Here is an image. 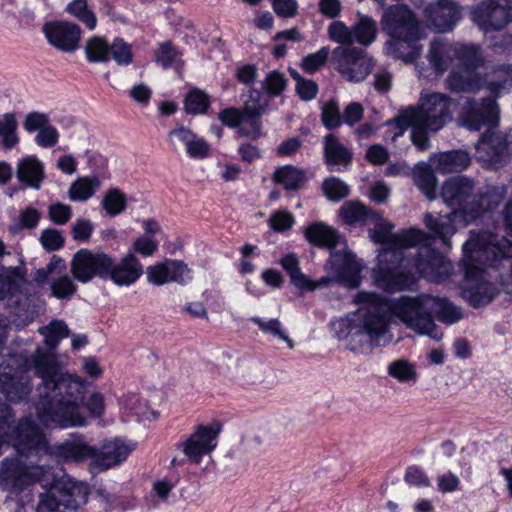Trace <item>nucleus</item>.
<instances>
[{"instance_id": "9b49d317", "label": "nucleus", "mask_w": 512, "mask_h": 512, "mask_svg": "<svg viewBox=\"0 0 512 512\" xmlns=\"http://www.w3.org/2000/svg\"><path fill=\"white\" fill-rule=\"evenodd\" d=\"M220 431L221 424L219 422H214L208 426H198L195 432L185 441L177 443L176 448L184 454V457H173L171 465L173 467L183 466L187 460L199 464L204 455L216 448Z\"/></svg>"}, {"instance_id": "4be33fe9", "label": "nucleus", "mask_w": 512, "mask_h": 512, "mask_svg": "<svg viewBox=\"0 0 512 512\" xmlns=\"http://www.w3.org/2000/svg\"><path fill=\"white\" fill-rule=\"evenodd\" d=\"M270 97L261 90L252 88L249 91V99L244 103L243 111L247 117V123L250 126L249 130L241 129V132L246 135H252L258 138L261 135L262 124L260 117L269 111Z\"/></svg>"}, {"instance_id": "3c124183", "label": "nucleus", "mask_w": 512, "mask_h": 512, "mask_svg": "<svg viewBox=\"0 0 512 512\" xmlns=\"http://www.w3.org/2000/svg\"><path fill=\"white\" fill-rule=\"evenodd\" d=\"M329 38L341 45H351L354 43V33L342 21H334L328 26Z\"/></svg>"}, {"instance_id": "6ab92c4d", "label": "nucleus", "mask_w": 512, "mask_h": 512, "mask_svg": "<svg viewBox=\"0 0 512 512\" xmlns=\"http://www.w3.org/2000/svg\"><path fill=\"white\" fill-rule=\"evenodd\" d=\"M146 275L147 281L156 286L170 282L185 284L192 279L188 266L183 261L174 259H166L147 267Z\"/></svg>"}, {"instance_id": "1a4fd4ad", "label": "nucleus", "mask_w": 512, "mask_h": 512, "mask_svg": "<svg viewBox=\"0 0 512 512\" xmlns=\"http://www.w3.org/2000/svg\"><path fill=\"white\" fill-rule=\"evenodd\" d=\"M494 73L498 78L503 77V80L489 82L487 89L492 95L499 97L506 85H512V64L498 65ZM476 150L483 160L497 163L505 152H512V129L503 135L488 128L476 144Z\"/></svg>"}, {"instance_id": "13d9d810", "label": "nucleus", "mask_w": 512, "mask_h": 512, "mask_svg": "<svg viewBox=\"0 0 512 512\" xmlns=\"http://www.w3.org/2000/svg\"><path fill=\"white\" fill-rule=\"evenodd\" d=\"M40 242L47 251H56L64 244V238L56 229L43 230L40 236Z\"/></svg>"}, {"instance_id": "ddd939ff", "label": "nucleus", "mask_w": 512, "mask_h": 512, "mask_svg": "<svg viewBox=\"0 0 512 512\" xmlns=\"http://www.w3.org/2000/svg\"><path fill=\"white\" fill-rule=\"evenodd\" d=\"M500 110L495 99L485 97L481 100L468 98L462 106L460 122L470 131H479L483 127L493 129L499 123Z\"/></svg>"}, {"instance_id": "de8ad7c7", "label": "nucleus", "mask_w": 512, "mask_h": 512, "mask_svg": "<svg viewBox=\"0 0 512 512\" xmlns=\"http://www.w3.org/2000/svg\"><path fill=\"white\" fill-rule=\"evenodd\" d=\"M102 206L110 216L119 215L126 208V196L118 189L108 190L102 200Z\"/></svg>"}, {"instance_id": "79ce46f5", "label": "nucleus", "mask_w": 512, "mask_h": 512, "mask_svg": "<svg viewBox=\"0 0 512 512\" xmlns=\"http://www.w3.org/2000/svg\"><path fill=\"white\" fill-rule=\"evenodd\" d=\"M288 79L283 72L272 70L268 72L261 82L263 92L270 98L280 96L287 87Z\"/></svg>"}, {"instance_id": "c03bdc74", "label": "nucleus", "mask_w": 512, "mask_h": 512, "mask_svg": "<svg viewBox=\"0 0 512 512\" xmlns=\"http://www.w3.org/2000/svg\"><path fill=\"white\" fill-rule=\"evenodd\" d=\"M280 265L288 273L291 282L297 287H303L308 282V277L301 272L299 267V260L296 254L290 253L283 256L280 261Z\"/></svg>"}, {"instance_id": "0e129e2a", "label": "nucleus", "mask_w": 512, "mask_h": 512, "mask_svg": "<svg viewBox=\"0 0 512 512\" xmlns=\"http://www.w3.org/2000/svg\"><path fill=\"white\" fill-rule=\"evenodd\" d=\"M363 107L360 103L351 102L349 103L342 114V124L353 126L355 123L360 121L363 117Z\"/></svg>"}, {"instance_id": "4468645a", "label": "nucleus", "mask_w": 512, "mask_h": 512, "mask_svg": "<svg viewBox=\"0 0 512 512\" xmlns=\"http://www.w3.org/2000/svg\"><path fill=\"white\" fill-rule=\"evenodd\" d=\"M332 63L348 81L364 80L372 69V60L362 49L336 47L332 51Z\"/></svg>"}, {"instance_id": "393cba45", "label": "nucleus", "mask_w": 512, "mask_h": 512, "mask_svg": "<svg viewBox=\"0 0 512 512\" xmlns=\"http://www.w3.org/2000/svg\"><path fill=\"white\" fill-rule=\"evenodd\" d=\"M307 241L319 248L334 250L341 241V236L337 230L322 223L315 222L309 225L305 230Z\"/></svg>"}, {"instance_id": "58836bf2", "label": "nucleus", "mask_w": 512, "mask_h": 512, "mask_svg": "<svg viewBox=\"0 0 512 512\" xmlns=\"http://www.w3.org/2000/svg\"><path fill=\"white\" fill-rule=\"evenodd\" d=\"M387 373L400 383L416 382L417 380L415 365L406 359L392 361L387 367Z\"/></svg>"}, {"instance_id": "4d7b16f0", "label": "nucleus", "mask_w": 512, "mask_h": 512, "mask_svg": "<svg viewBox=\"0 0 512 512\" xmlns=\"http://www.w3.org/2000/svg\"><path fill=\"white\" fill-rule=\"evenodd\" d=\"M59 140V132L51 125H47L44 129H41L35 136V143L41 148H52Z\"/></svg>"}, {"instance_id": "f03ea898", "label": "nucleus", "mask_w": 512, "mask_h": 512, "mask_svg": "<svg viewBox=\"0 0 512 512\" xmlns=\"http://www.w3.org/2000/svg\"><path fill=\"white\" fill-rule=\"evenodd\" d=\"M355 303L360 305L359 309L341 318L336 329L338 340H346L348 349L354 353H368L390 344L392 316L416 333L436 341L442 339L443 333L434 317L449 325L463 317L461 308L448 299L429 294L388 301L376 293L361 291L355 296Z\"/></svg>"}, {"instance_id": "052dcab7", "label": "nucleus", "mask_w": 512, "mask_h": 512, "mask_svg": "<svg viewBox=\"0 0 512 512\" xmlns=\"http://www.w3.org/2000/svg\"><path fill=\"white\" fill-rule=\"evenodd\" d=\"M269 223L274 231L284 232L292 227L294 217L289 212L277 211L271 215Z\"/></svg>"}, {"instance_id": "603ef678", "label": "nucleus", "mask_w": 512, "mask_h": 512, "mask_svg": "<svg viewBox=\"0 0 512 512\" xmlns=\"http://www.w3.org/2000/svg\"><path fill=\"white\" fill-rule=\"evenodd\" d=\"M329 54L330 49L326 46L315 53L308 54L302 60V69L307 73H314L326 63Z\"/></svg>"}, {"instance_id": "f704fd0d", "label": "nucleus", "mask_w": 512, "mask_h": 512, "mask_svg": "<svg viewBox=\"0 0 512 512\" xmlns=\"http://www.w3.org/2000/svg\"><path fill=\"white\" fill-rule=\"evenodd\" d=\"M99 186L100 180L97 177H79L71 183L68 197L71 201H86L94 195Z\"/></svg>"}, {"instance_id": "a211bd4d", "label": "nucleus", "mask_w": 512, "mask_h": 512, "mask_svg": "<svg viewBox=\"0 0 512 512\" xmlns=\"http://www.w3.org/2000/svg\"><path fill=\"white\" fill-rule=\"evenodd\" d=\"M167 141L174 153L185 151L192 159H204L209 154L208 143L184 125L170 130Z\"/></svg>"}, {"instance_id": "7ed1b4c3", "label": "nucleus", "mask_w": 512, "mask_h": 512, "mask_svg": "<svg viewBox=\"0 0 512 512\" xmlns=\"http://www.w3.org/2000/svg\"><path fill=\"white\" fill-rule=\"evenodd\" d=\"M371 222L374 223L371 239L385 245L372 269L374 281L383 290L400 292L412 289L417 281L416 273L429 278L439 271H450L451 264L445 257L424 244L427 236L422 230L411 228L392 233L394 225L376 210L371 214Z\"/></svg>"}, {"instance_id": "864d4df0", "label": "nucleus", "mask_w": 512, "mask_h": 512, "mask_svg": "<svg viewBox=\"0 0 512 512\" xmlns=\"http://www.w3.org/2000/svg\"><path fill=\"white\" fill-rule=\"evenodd\" d=\"M66 270V264L65 261L54 255L49 263L46 265V267L38 269L35 273L34 279L38 283H44L48 280V278L51 276V278L55 275L56 272L62 273Z\"/></svg>"}, {"instance_id": "bb28decb", "label": "nucleus", "mask_w": 512, "mask_h": 512, "mask_svg": "<svg viewBox=\"0 0 512 512\" xmlns=\"http://www.w3.org/2000/svg\"><path fill=\"white\" fill-rule=\"evenodd\" d=\"M44 175V165L36 156H26L19 160L16 176L20 182L39 189Z\"/></svg>"}, {"instance_id": "2eb2a0df", "label": "nucleus", "mask_w": 512, "mask_h": 512, "mask_svg": "<svg viewBox=\"0 0 512 512\" xmlns=\"http://www.w3.org/2000/svg\"><path fill=\"white\" fill-rule=\"evenodd\" d=\"M325 269L335 275V280L355 288L360 283L362 266L346 245L338 251L332 250L325 263Z\"/></svg>"}, {"instance_id": "49530a36", "label": "nucleus", "mask_w": 512, "mask_h": 512, "mask_svg": "<svg viewBox=\"0 0 512 512\" xmlns=\"http://www.w3.org/2000/svg\"><path fill=\"white\" fill-rule=\"evenodd\" d=\"M324 195L331 201H340L349 195V186L339 178L330 177L323 181Z\"/></svg>"}, {"instance_id": "09e8293b", "label": "nucleus", "mask_w": 512, "mask_h": 512, "mask_svg": "<svg viewBox=\"0 0 512 512\" xmlns=\"http://www.w3.org/2000/svg\"><path fill=\"white\" fill-rule=\"evenodd\" d=\"M184 104L187 113L196 115L206 112L209 99L204 92L194 89L187 94Z\"/></svg>"}, {"instance_id": "6e6d98bb", "label": "nucleus", "mask_w": 512, "mask_h": 512, "mask_svg": "<svg viewBox=\"0 0 512 512\" xmlns=\"http://www.w3.org/2000/svg\"><path fill=\"white\" fill-rule=\"evenodd\" d=\"M48 216L53 223L64 225L72 217V208L70 205L57 202L49 206Z\"/></svg>"}, {"instance_id": "338daca9", "label": "nucleus", "mask_w": 512, "mask_h": 512, "mask_svg": "<svg viewBox=\"0 0 512 512\" xmlns=\"http://www.w3.org/2000/svg\"><path fill=\"white\" fill-rule=\"evenodd\" d=\"M460 480L452 472H446L437 478L438 490L442 493H451L458 489Z\"/></svg>"}, {"instance_id": "72a5a7b5", "label": "nucleus", "mask_w": 512, "mask_h": 512, "mask_svg": "<svg viewBox=\"0 0 512 512\" xmlns=\"http://www.w3.org/2000/svg\"><path fill=\"white\" fill-rule=\"evenodd\" d=\"M374 211L367 208L360 201H348L341 206L340 216L348 225H355L357 223L366 225L369 223L371 214Z\"/></svg>"}, {"instance_id": "cd10ccee", "label": "nucleus", "mask_w": 512, "mask_h": 512, "mask_svg": "<svg viewBox=\"0 0 512 512\" xmlns=\"http://www.w3.org/2000/svg\"><path fill=\"white\" fill-rule=\"evenodd\" d=\"M431 162L437 171L452 173L466 169L471 163V158L465 150H450L434 155Z\"/></svg>"}, {"instance_id": "20e7f679", "label": "nucleus", "mask_w": 512, "mask_h": 512, "mask_svg": "<svg viewBox=\"0 0 512 512\" xmlns=\"http://www.w3.org/2000/svg\"><path fill=\"white\" fill-rule=\"evenodd\" d=\"M39 483L50 487L39 495L35 512H76L87 501V486L65 474L61 469L22 456H10L0 461V487L18 495Z\"/></svg>"}, {"instance_id": "5701e85b", "label": "nucleus", "mask_w": 512, "mask_h": 512, "mask_svg": "<svg viewBox=\"0 0 512 512\" xmlns=\"http://www.w3.org/2000/svg\"><path fill=\"white\" fill-rule=\"evenodd\" d=\"M46 455L55 457L61 462H83L87 459L93 460L96 455V447L88 445L82 438L66 440L48 447Z\"/></svg>"}, {"instance_id": "6e6552de", "label": "nucleus", "mask_w": 512, "mask_h": 512, "mask_svg": "<svg viewBox=\"0 0 512 512\" xmlns=\"http://www.w3.org/2000/svg\"><path fill=\"white\" fill-rule=\"evenodd\" d=\"M381 25L393 40L388 42L387 49L395 58L405 62H413L420 55L421 49L416 46L420 38V27L414 13L405 5H393L385 10Z\"/></svg>"}, {"instance_id": "c756f323", "label": "nucleus", "mask_w": 512, "mask_h": 512, "mask_svg": "<svg viewBox=\"0 0 512 512\" xmlns=\"http://www.w3.org/2000/svg\"><path fill=\"white\" fill-rule=\"evenodd\" d=\"M272 179L276 184L283 186L288 191L301 189L307 180L305 171L292 165L276 168Z\"/></svg>"}, {"instance_id": "8fccbe9b", "label": "nucleus", "mask_w": 512, "mask_h": 512, "mask_svg": "<svg viewBox=\"0 0 512 512\" xmlns=\"http://www.w3.org/2000/svg\"><path fill=\"white\" fill-rule=\"evenodd\" d=\"M321 120L323 125L328 129H335L342 125V114L335 100H329L323 104Z\"/></svg>"}, {"instance_id": "c9c22d12", "label": "nucleus", "mask_w": 512, "mask_h": 512, "mask_svg": "<svg viewBox=\"0 0 512 512\" xmlns=\"http://www.w3.org/2000/svg\"><path fill=\"white\" fill-rule=\"evenodd\" d=\"M17 128L18 121L14 113L8 112L0 115V140L5 149L10 150L18 145Z\"/></svg>"}, {"instance_id": "4c0bfd02", "label": "nucleus", "mask_w": 512, "mask_h": 512, "mask_svg": "<svg viewBox=\"0 0 512 512\" xmlns=\"http://www.w3.org/2000/svg\"><path fill=\"white\" fill-rule=\"evenodd\" d=\"M109 46L105 38L93 36L89 38L85 45V55L91 63H104L109 60Z\"/></svg>"}, {"instance_id": "e2e57ef3", "label": "nucleus", "mask_w": 512, "mask_h": 512, "mask_svg": "<svg viewBox=\"0 0 512 512\" xmlns=\"http://www.w3.org/2000/svg\"><path fill=\"white\" fill-rule=\"evenodd\" d=\"M93 232V224L87 219H78L71 228L74 240L87 241Z\"/></svg>"}, {"instance_id": "e433bc0d", "label": "nucleus", "mask_w": 512, "mask_h": 512, "mask_svg": "<svg viewBox=\"0 0 512 512\" xmlns=\"http://www.w3.org/2000/svg\"><path fill=\"white\" fill-rule=\"evenodd\" d=\"M51 295L59 300H70L77 292V285L65 272H56L50 281Z\"/></svg>"}, {"instance_id": "a878e982", "label": "nucleus", "mask_w": 512, "mask_h": 512, "mask_svg": "<svg viewBox=\"0 0 512 512\" xmlns=\"http://www.w3.org/2000/svg\"><path fill=\"white\" fill-rule=\"evenodd\" d=\"M446 82L453 92H474L481 87V76L475 69L458 66L449 73Z\"/></svg>"}, {"instance_id": "aec40b11", "label": "nucleus", "mask_w": 512, "mask_h": 512, "mask_svg": "<svg viewBox=\"0 0 512 512\" xmlns=\"http://www.w3.org/2000/svg\"><path fill=\"white\" fill-rule=\"evenodd\" d=\"M426 18L437 32L454 29L461 18L460 6L453 0H439L425 9Z\"/></svg>"}, {"instance_id": "bf43d9fd", "label": "nucleus", "mask_w": 512, "mask_h": 512, "mask_svg": "<svg viewBox=\"0 0 512 512\" xmlns=\"http://www.w3.org/2000/svg\"><path fill=\"white\" fill-rule=\"evenodd\" d=\"M177 56L178 52L173 44L171 42H164L159 46L156 60L164 69H167L173 65Z\"/></svg>"}, {"instance_id": "a18cd8bd", "label": "nucleus", "mask_w": 512, "mask_h": 512, "mask_svg": "<svg viewBox=\"0 0 512 512\" xmlns=\"http://www.w3.org/2000/svg\"><path fill=\"white\" fill-rule=\"evenodd\" d=\"M112 58L119 66H128L133 62L131 45L122 38H114L109 46V58Z\"/></svg>"}, {"instance_id": "0eeeda50", "label": "nucleus", "mask_w": 512, "mask_h": 512, "mask_svg": "<svg viewBox=\"0 0 512 512\" xmlns=\"http://www.w3.org/2000/svg\"><path fill=\"white\" fill-rule=\"evenodd\" d=\"M451 105L448 95L422 92L417 106L407 107L387 121L385 139L396 142L409 127L428 129L431 133L441 130L452 119Z\"/></svg>"}, {"instance_id": "f3484780", "label": "nucleus", "mask_w": 512, "mask_h": 512, "mask_svg": "<svg viewBox=\"0 0 512 512\" xmlns=\"http://www.w3.org/2000/svg\"><path fill=\"white\" fill-rule=\"evenodd\" d=\"M512 10L503 0H486L474 7L471 18L485 33L504 28Z\"/></svg>"}, {"instance_id": "f257e3e1", "label": "nucleus", "mask_w": 512, "mask_h": 512, "mask_svg": "<svg viewBox=\"0 0 512 512\" xmlns=\"http://www.w3.org/2000/svg\"><path fill=\"white\" fill-rule=\"evenodd\" d=\"M46 349L37 347L28 357L22 353L5 352L6 324L0 320V388L10 402L28 400L32 392L30 370L41 379L37 386L36 415L47 428H71L86 425L83 412L90 382L75 373L62 372L61 363L54 350L59 342L69 336L64 321L53 320L40 327ZM86 407L96 417L104 412V397L94 392Z\"/></svg>"}, {"instance_id": "f8f14e48", "label": "nucleus", "mask_w": 512, "mask_h": 512, "mask_svg": "<svg viewBox=\"0 0 512 512\" xmlns=\"http://www.w3.org/2000/svg\"><path fill=\"white\" fill-rule=\"evenodd\" d=\"M111 265V255L82 248L74 254L70 262V272L73 279L81 283H88L95 277L106 280Z\"/></svg>"}, {"instance_id": "39448f33", "label": "nucleus", "mask_w": 512, "mask_h": 512, "mask_svg": "<svg viewBox=\"0 0 512 512\" xmlns=\"http://www.w3.org/2000/svg\"><path fill=\"white\" fill-rule=\"evenodd\" d=\"M506 193L504 185L479 188L476 181L468 176L450 177L443 183L440 196L452 212L445 215L428 213L424 218L425 225L444 245L450 246L449 238L455 233L453 222L457 213L462 214L466 221L476 219L498 207Z\"/></svg>"}, {"instance_id": "774afa93", "label": "nucleus", "mask_w": 512, "mask_h": 512, "mask_svg": "<svg viewBox=\"0 0 512 512\" xmlns=\"http://www.w3.org/2000/svg\"><path fill=\"white\" fill-rule=\"evenodd\" d=\"M317 91L318 87L314 81L299 78L298 83L296 84V92L302 100H312L315 98Z\"/></svg>"}, {"instance_id": "ea45409f", "label": "nucleus", "mask_w": 512, "mask_h": 512, "mask_svg": "<svg viewBox=\"0 0 512 512\" xmlns=\"http://www.w3.org/2000/svg\"><path fill=\"white\" fill-rule=\"evenodd\" d=\"M66 11L81 21L89 30L97 26L95 13L89 9L87 0H72L66 6Z\"/></svg>"}, {"instance_id": "dca6fc26", "label": "nucleus", "mask_w": 512, "mask_h": 512, "mask_svg": "<svg viewBox=\"0 0 512 512\" xmlns=\"http://www.w3.org/2000/svg\"><path fill=\"white\" fill-rule=\"evenodd\" d=\"M42 32L52 47L65 53H73L79 47L82 29L70 21L54 20L43 24Z\"/></svg>"}, {"instance_id": "69168bd1", "label": "nucleus", "mask_w": 512, "mask_h": 512, "mask_svg": "<svg viewBox=\"0 0 512 512\" xmlns=\"http://www.w3.org/2000/svg\"><path fill=\"white\" fill-rule=\"evenodd\" d=\"M274 12L283 18H291L297 13L296 0H272Z\"/></svg>"}, {"instance_id": "37998d69", "label": "nucleus", "mask_w": 512, "mask_h": 512, "mask_svg": "<svg viewBox=\"0 0 512 512\" xmlns=\"http://www.w3.org/2000/svg\"><path fill=\"white\" fill-rule=\"evenodd\" d=\"M251 321L256 324L262 332L271 334L284 341L290 349L294 348L293 340L289 338L278 319L264 320L258 316H254L251 318Z\"/></svg>"}, {"instance_id": "7c9ffc66", "label": "nucleus", "mask_w": 512, "mask_h": 512, "mask_svg": "<svg viewBox=\"0 0 512 512\" xmlns=\"http://www.w3.org/2000/svg\"><path fill=\"white\" fill-rule=\"evenodd\" d=\"M416 186L429 200L436 198L437 178L431 166L425 162H418L412 170Z\"/></svg>"}, {"instance_id": "2f4dec72", "label": "nucleus", "mask_w": 512, "mask_h": 512, "mask_svg": "<svg viewBox=\"0 0 512 512\" xmlns=\"http://www.w3.org/2000/svg\"><path fill=\"white\" fill-rule=\"evenodd\" d=\"M324 157L328 165L347 166L352 159L350 151L333 134L324 137Z\"/></svg>"}, {"instance_id": "b1692460", "label": "nucleus", "mask_w": 512, "mask_h": 512, "mask_svg": "<svg viewBox=\"0 0 512 512\" xmlns=\"http://www.w3.org/2000/svg\"><path fill=\"white\" fill-rule=\"evenodd\" d=\"M143 265L138 258L128 253L117 263L112 258V265L108 268L106 280H110L117 286H130L142 276Z\"/></svg>"}, {"instance_id": "473e14b6", "label": "nucleus", "mask_w": 512, "mask_h": 512, "mask_svg": "<svg viewBox=\"0 0 512 512\" xmlns=\"http://www.w3.org/2000/svg\"><path fill=\"white\" fill-rule=\"evenodd\" d=\"M454 47H449L447 52H454L455 59L458 60L460 67L477 70L483 64V58L478 46L453 43Z\"/></svg>"}, {"instance_id": "5fc2aeb1", "label": "nucleus", "mask_w": 512, "mask_h": 512, "mask_svg": "<svg viewBox=\"0 0 512 512\" xmlns=\"http://www.w3.org/2000/svg\"><path fill=\"white\" fill-rule=\"evenodd\" d=\"M49 124V116L46 113L38 111L29 112L23 120V127L28 133H38Z\"/></svg>"}, {"instance_id": "680f3d73", "label": "nucleus", "mask_w": 512, "mask_h": 512, "mask_svg": "<svg viewBox=\"0 0 512 512\" xmlns=\"http://www.w3.org/2000/svg\"><path fill=\"white\" fill-rule=\"evenodd\" d=\"M219 120L226 126L235 128L243 121L247 122V117L244 115L243 109L227 108L221 111L218 115Z\"/></svg>"}, {"instance_id": "a19ab883", "label": "nucleus", "mask_w": 512, "mask_h": 512, "mask_svg": "<svg viewBox=\"0 0 512 512\" xmlns=\"http://www.w3.org/2000/svg\"><path fill=\"white\" fill-rule=\"evenodd\" d=\"M352 31L354 42L367 46L375 40L377 24L372 18L364 16L353 26Z\"/></svg>"}, {"instance_id": "9d476101", "label": "nucleus", "mask_w": 512, "mask_h": 512, "mask_svg": "<svg viewBox=\"0 0 512 512\" xmlns=\"http://www.w3.org/2000/svg\"><path fill=\"white\" fill-rule=\"evenodd\" d=\"M26 281L17 267H0V300L7 299V305L20 323L27 325L38 314L32 300L22 291Z\"/></svg>"}, {"instance_id": "423d86ee", "label": "nucleus", "mask_w": 512, "mask_h": 512, "mask_svg": "<svg viewBox=\"0 0 512 512\" xmlns=\"http://www.w3.org/2000/svg\"><path fill=\"white\" fill-rule=\"evenodd\" d=\"M512 257V242L501 241L498 236L488 231L470 232V238L463 244L462 267L466 286L462 296L473 308L489 304L496 295L494 285L483 281L484 268L496 260Z\"/></svg>"}, {"instance_id": "412c9836", "label": "nucleus", "mask_w": 512, "mask_h": 512, "mask_svg": "<svg viewBox=\"0 0 512 512\" xmlns=\"http://www.w3.org/2000/svg\"><path fill=\"white\" fill-rule=\"evenodd\" d=\"M133 449V444H128L119 438L106 441L100 450L96 448V455L93 456L90 467L91 469L105 471L125 461Z\"/></svg>"}, {"instance_id": "c85d7f7f", "label": "nucleus", "mask_w": 512, "mask_h": 512, "mask_svg": "<svg viewBox=\"0 0 512 512\" xmlns=\"http://www.w3.org/2000/svg\"><path fill=\"white\" fill-rule=\"evenodd\" d=\"M449 47H454V44L441 39H435L430 44L427 58L437 75H442L455 59L454 52H447Z\"/></svg>"}]
</instances>
